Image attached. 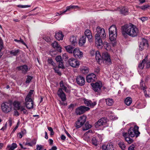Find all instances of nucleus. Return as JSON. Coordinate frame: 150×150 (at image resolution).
Returning <instances> with one entry per match:
<instances>
[{"mask_svg":"<svg viewBox=\"0 0 150 150\" xmlns=\"http://www.w3.org/2000/svg\"><path fill=\"white\" fill-rule=\"evenodd\" d=\"M139 127L137 125H135L134 127H131L128 129V133L123 132L122 135L125 140L128 144H131L133 142V140L130 138L129 137H133L135 136L137 137L140 132L138 130Z\"/></svg>","mask_w":150,"mask_h":150,"instance_id":"obj_1","label":"nucleus"},{"mask_svg":"<svg viewBox=\"0 0 150 150\" xmlns=\"http://www.w3.org/2000/svg\"><path fill=\"white\" fill-rule=\"evenodd\" d=\"M138 33V28L132 24L126 25L122 27V33L125 38L127 37V35L134 37L136 36Z\"/></svg>","mask_w":150,"mask_h":150,"instance_id":"obj_2","label":"nucleus"},{"mask_svg":"<svg viewBox=\"0 0 150 150\" xmlns=\"http://www.w3.org/2000/svg\"><path fill=\"white\" fill-rule=\"evenodd\" d=\"M12 103L11 102H6L1 105V110L5 113H8L11 110Z\"/></svg>","mask_w":150,"mask_h":150,"instance_id":"obj_3","label":"nucleus"},{"mask_svg":"<svg viewBox=\"0 0 150 150\" xmlns=\"http://www.w3.org/2000/svg\"><path fill=\"white\" fill-rule=\"evenodd\" d=\"M96 32L95 37H101L103 39H105L106 38V35L105 30L103 28H100L98 26L96 29Z\"/></svg>","mask_w":150,"mask_h":150,"instance_id":"obj_4","label":"nucleus"},{"mask_svg":"<svg viewBox=\"0 0 150 150\" xmlns=\"http://www.w3.org/2000/svg\"><path fill=\"white\" fill-rule=\"evenodd\" d=\"M90 108L81 105L77 108L75 110V112L76 115H81L84 113L86 111H88Z\"/></svg>","mask_w":150,"mask_h":150,"instance_id":"obj_5","label":"nucleus"},{"mask_svg":"<svg viewBox=\"0 0 150 150\" xmlns=\"http://www.w3.org/2000/svg\"><path fill=\"white\" fill-rule=\"evenodd\" d=\"M93 90L96 92L99 93L100 91L101 88L102 84L100 81H99L95 83H91Z\"/></svg>","mask_w":150,"mask_h":150,"instance_id":"obj_6","label":"nucleus"},{"mask_svg":"<svg viewBox=\"0 0 150 150\" xmlns=\"http://www.w3.org/2000/svg\"><path fill=\"white\" fill-rule=\"evenodd\" d=\"M69 65L74 68H78L80 65L79 61L72 58L69 60Z\"/></svg>","mask_w":150,"mask_h":150,"instance_id":"obj_7","label":"nucleus"},{"mask_svg":"<svg viewBox=\"0 0 150 150\" xmlns=\"http://www.w3.org/2000/svg\"><path fill=\"white\" fill-rule=\"evenodd\" d=\"M73 53L74 57L77 59H80L83 57V52L78 48H76L74 49Z\"/></svg>","mask_w":150,"mask_h":150,"instance_id":"obj_8","label":"nucleus"},{"mask_svg":"<svg viewBox=\"0 0 150 150\" xmlns=\"http://www.w3.org/2000/svg\"><path fill=\"white\" fill-rule=\"evenodd\" d=\"M107 122L106 119L105 118H102L95 123V126L96 128L105 125Z\"/></svg>","mask_w":150,"mask_h":150,"instance_id":"obj_9","label":"nucleus"},{"mask_svg":"<svg viewBox=\"0 0 150 150\" xmlns=\"http://www.w3.org/2000/svg\"><path fill=\"white\" fill-rule=\"evenodd\" d=\"M117 36V33L109 34V38L112 42V44L113 47L115 46L116 45V40Z\"/></svg>","mask_w":150,"mask_h":150,"instance_id":"obj_10","label":"nucleus"},{"mask_svg":"<svg viewBox=\"0 0 150 150\" xmlns=\"http://www.w3.org/2000/svg\"><path fill=\"white\" fill-rule=\"evenodd\" d=\"M96 79V75L93 73L88 75L86 77V81L88 83L93 82Z\"/></svg>","mask_w":150,"mask_h":150,"instance_id":"obj_11","label":"nucleus"},{"mask_svg":"<svg viewBox=\"0 0 150 150\" xmlns=\"http://www.w3.org/2000/svg\"><path fill=\"white\" fill-rule=\"evenodd\" d=\"M76 82L78 85L82 86L84 85L85 83L84 78L81 76H78L76 78Z\"/></svg>","mask_w":150,"mask_h":150,"instance_id":"obj_12","label":"nucleus"},{"mask_svg":"<svg viewBox=\"0 0 150 150\" xmlns=\"http://www.w3.org/2000/svg\"><path fill=\"white\" fill-rule=\"evenodd\" d=\"M57 94L61 98L62 101H64L66 100V95L62 90V88L59 89L57 92Z\"/></svg>","mask_w":150,"mask_h":150,"instance_id":"obj_13","label":"nucleus"},{"mask_svg":"<svg viewBox=\"0 0 150 150\" xmlns=\"http://www.w3.org/2000/svg\"><path fill=\"white\" fill-rule=\"evenodd\" d=\"M26 98H25V105L27 108L28 109H30L31 108H33V102L32 99H27V100Z\"/></svg>","mask_w":150,"mask_h":150,"instance_id":"obj_14","label":"nucleus"},{"mask_svg":"<svg viewBox=\"0 0 150 150\" xmlns=\"http://www.w3.org/2000/svg\"><path fill=\"white\" fill-rule=\"evenodd\" d=\"M102 59H104V60L105 61V62L108 64H110L111 63L110 56L109 54L107 52L103 53V54L102 56Z\"/></svg>","mask_w":150,"mask_h":150,"instance_id":"obj_15","label":"nucleus"},{"mask_svg":"<svg viewBox=\"0 0 150 150\" xmlns=\"http://www.w3.org/2000/svg\"><path fill=\"white\" fill-rule=\"evenodd\" d=\"M96 40V45L98 48L101 47L103 45V42L101 37H95Z\"/></svg>","mask_w":150,"mask_h":150,"instance_id":"obj_16","label":"nucleus"},{"mask_svg":"<svg viewBox=\"0 0 150 150\" xmlns=\"http://www.w3.org/2000/svg\"><path fill=\"white\" fill-rule=\"evenodd\" d=\"M85 36L87 37L88 39L89 42H92L93 36L91 31L88 29L86 30L84 32Z\"/></svg>","mask_w":150,"mask_h":150,"instance_id":"obj_17","label":"nucleus"},{"mask_svg":"<svg viewBox=\"0 0 150 150\" xmlns=\"http://www.w3.org/2000/svg\"><path fill=\"white\" fill-rule=\"evenodd\" d=\"M84 103L86 106L91 107H93L96 104V102H93L91 100L88 99L84 100Z\"/></svg>","mask_w":150,"mask_h":150,"instance_id":"obj_18","label":"nucleus"},{"mask_svg":"<svg viewBox=\"0 0 150 150\" xmlns=\"http://www.w3.org/2000/svg\"><path fill=\"white\" fill-rule=\"evenodd\" d=\"M17 69L19 71L21 70L23 73L25 74L28 71V66L26 65H24L23 66L18 67H17Z\"/></svg>","mask_w":150,"mask_h":150,"instance_id":"obj_19","label":"nucleus"},{"mask_svg":"<svg viewBox=\"0 0 150 150\" xmlns=\"http://www.w3.org/2000/svg\"><path fill=\"white\" fill-rule=\"evenodd\" d=\"M64 35L61 31H59L56 32L55 37L58 40H63Z\"/></svg>","mask_w":150,"mask_h":150,"instance_id":"obj_20","label":"nucleus"},{"mask_svg":"<svg viewBox=\"0 0 150 150\" xmlns=\"http://www.w3.org/2000/svg\"><path fill=\"white\" fill-rule=\"evenodd\" d=\"M102 149L104 150H114V147L112 144L110 143L107 145H103L102 146Z\"/></svg>","mask_w":150,"mask_h":150,"instance_id":"obj_21","label":"nucleus"},{"mask_svg":"<svg viewBox=\"0 0 150 150\" xmlns=\"http://www.w3.org/2000/svg\"><path fill=\"white\" fill-rule=\"evenodd\" d=\"M148 43L147 40L146 39H143L142 42H141L139 46V49L140 50H142L144 48L145 46H147Z\"/></svg>","mask_w":150,"mask_h":150,"instance_id":"obj_22","label":"nucleus"},{"mask_svg":"<svg viewBox=\"0 0 150 150\" xmlns=\"http://www.w3.org/2000/svg\"><path fill=\"white\" fill-rule=\"evenodd\" d=\"M95 58L98 62L99 63L102 61V56H101L99 52L98 51L96 52Z\"/></svg>","mask_w":150,"mask_h":150,"instance_id":"obj_23","label":"nucleus"},{"mask_svg":"<svg viewBox=\"0 0 150 150\" xmlns=\"http://www.w3.org/2000/svg\"><path fill=\"white\" fill-rule=\"evenodd\" d=\"M117 29L115 25H112L109 28V33H117Z\"/></svg>","mask_w":150,"mask_h":150,"instance_id":"obj_24","label":"nucleus"},{"mask_svg":"<svg viewBox=\"0 0 150 150\" xmlns=\"http://www.w3.org/2000/svg\"><path fill=\"white\" fill-rule=\"evenodd\" d=\"M52 45L54 48H56L57 51L60 52H61V48L56 41H54V42L52 44Z\"/></svg>","mask_w":150,"mask_h":150,"instance_id":"obj_25","label":"nucleus"},{"mask_svg":"<svg viewBox=\"0 0 150 150\" xmlns=\"http://www.w3.org/2000/svg\"><path fill=\"white\" fill-rule=\"evenodd\" d=\"M91 132V130H90L87 132L85 134L83 137L84 139L87 142L89 141L90 140V135L89 134V132Z\"/></svg>","mask_w":150,"mask_h":150,"instance_id":"obj_26","label":"nucleus"},{"mask_svg":"<svg viewBox=\"0 0 150 150\" xmlns=\"http://www.w3.org/2000/svg\"><path fill=\"white\" fill-rule=\"evenodd\" d=\"M13 105L15 110H19L22 106L21 105L20 103L18 101H15Z\"/></svg>","mask_w":150,"mask_h":150,"instance_id":"obj_27","label":"nucleus"},{"mask_svg":"<svg viewBox=\"0 0 150 150\" xmlns=\"http://www.w3.org/2000/svg\"><path fill=\"white\" fill-rule=\"evenodd\" d=\"M77 8H78V6H67L66 8V9L65 11L60 12V13L59 14L60 15L63 13H65L67 11L70 10V9H75Z\"/></svg>","mask_w":150,"mask_h":150,"instance_id":"obj_28","label":"nucleus"},{"mask_svg":"<svg viewBox=\"0 0 150 150\" xmlns=\"http://www.w3.org/2000/svg\"><path fill=\"white\" fill-rule=\"evenodd\" d=\"M112 42L108 43L107 42H105L103 43V45L106 49L107 50H110L111 49Z\"/></svg>","mask_w":150,"mask_h":150,"instance_id":"obj_29","label":"nucleus"},{"mask_svg":"<svg viewBox=\"0 0 150 150\" xmlns=\"http://www.w3.org/2000/svg\"><path fill=\"white\" fill-rule=\"evenodd\" d=\"M147 58L146 57L145 58L143 59L139 65V67L141 69H143L144 68V65L146 62V60H147Z\"/></svg>","mask_w":150,"mask_h":150,"instance_id":"obj_30","label":"nucleus"},{"mask_svg":"<svg viewBox=\"0 0 150 150\" xmlns=\"http://www.w3.org/2000/svg\"><path fill=\"white\" fill-rule=\"evenodd\" d=\"M80 70L82 73L84 74L88 73L89 71L88 68L86 67H82L80 68Z\"/></svg>","mask_w":150,"mask_h":150,"instance_id":"obj_31","label":"nucleus"},{"mask_svg":"<svg viewBox=\"0 0 150 150\" xmlns=\"http://www.w3.org/2000/svg\"><path fill=\"white\" fill-rule=\"evenodd\" d=\"M69 40L71 44L74 46L77 44L76 38L75 37L72 36L71 37Z\"/></svg>","mask_w":150,"mask_h":150,"instance_id":"obj_32","label":"nucleus"},{"mask_svg":"<svg viewBox=\"0 0 150 150\" xmlns=\"http://www.w3.org/2000/svg\"><path fill=\"white\" fill-rule=\"evenodd\" d=\"M86 36H83L80 38L79 40V44L80 46H82L86 42Z\"/></svg>","mask_w":150,"mask_h":150,"instance_id":"obj_33","label":"nucleus"},{"mask_svg":"<svg viewBox=\"0 0 150 150\" xmlns=\"http://www.w3.org/2000/svg\"><path fill=\"white\" fill-rule=\"evenodd\" d=\"M140 86L141 88L144 91L145 96H148V95L146 93V91L145 90V89L147 88V87L145 86V84L142 80H141L140 83Z\"/></svg>","mask_w":150,"mask_h":150,"instance_id":"obj_34","label":"nucleus"},{"mask_svg":"<svg viewBox=\"0 0 150 150\" xmlns=\"http://www.w3.org/2000/svg\"><path fill=\"white\" fill-rule=\"evenodd\" d=\"M120 13H121L126 15L128 13V9L125 7H122L120 9Z\"/></svg>","mask_w":150,"mask_h":150,"instance_id":"obj_35","label":"nucleus"},{"mask_svg":"<svg viewBox=\"0 0 150 150\" xmlns=\"http://www.w3.org/2000/svg\"><path fill=\"white\" fill-rule=\"evenodd\" d=\"M17 147V145L16 143H13L11 146L8 145L7 146V149L8 150H13Z\"/></svg>","mask_w":150,"mask_h":150,"instance_id":"obj_36","label":"nucleus"},{"mask_svg":"<svg viewBox=\"0 0 150 150\" xmlns=\"http://www.w3.org/2000/svg\"><path fill=\"white\" fill-rule=\"evenodd\" d=\"M73 48L74 47L70 45H68L65 47V49L69 53H73L74 50Z\"/></svg>","mask_w":150,"mask_h":150,"instance_id":"obj_37","label":"nucleus"},{"mask_svg":"<svg viewBox=\"0 0 150 150\" xmlns=\"http://www.w3.org/2000/svg\"><path fill=\"white\" fill-rule=\"evenodd\" d=\"M91 142L92 144L93 145L96 146H97L98 144L97 137H93L91 140Z\"/></svg>","mask_w":150,"mask_h":150,"instance_id":"obj_38","label":"nucleus"},{"mask_svg":"<svg viewBox=\"0 0 150 150\" xmlns=\"http://www.w3.org/2000/svg\"><path fill=\"white\" fill-rule=\"evenodd\" d=\"M132 102V99L129 97L127 98L125 101V104L128 106Z\"/></svg>","mask_w":150,"mask_h":150,"instance_id":"obj_39","label":"nucleus"},{"mask_svg":"<svg viewBox=\"0 0 150 150\" xmlns=\"http://www.w3.org/2000/svg\"><path fill=\"white\" fill-rule=\"evenodd\" d=\"M86 116L83 115L81 116L78 120L79 121L81 122V123L83 125L86 122Z\"/></svg>","mask_w":150,"mask_h":150,"instance_id":"obj_40","label":"nucleus"},{"mask_svg":"<svg viewBox=\"0 0 150 150\" xmlns=\"http://www.w3.org/2000/svg\"><path fill=\"white\" fill-rule=\"evenodd\" d=\"M106 104L109 105H111L113 103V102L112 99L107 98L105 100Z\"/></svg>","mask_w":150,"mask_h":150,"instance_id":"obj_41","label":"nucleus"},{"mask_svg":"<svg viewBox=\"0 0 150 150\" xmlns=\"http://www.w3.org/2000/svg\"><path fill=\"white\" fill-rule=\"evenodd\" d=\"M59 85L62 88H61L62 90L63 89L66 92H68V90H67V88L64 85L62 81H61L60 82Z\"/></svg>","mask_w":150,"mask_h":150,"instance_id":"obj_42","label":"nucleus"},{"mask_svg":"<svg viewBox=\"0 0 150 150\" xmlns=\"http://www.w3.org/2000/svg\"><path fill=\"white\" fill-rule=\"evenodd\" d=\"M91 127V126L90 125L86 123L85 124L84 126L83 127V129L84 131L86 130L90 129Z\"/></svg>","mask_w":150,"mask_h":150,"instance_id":"obj_43","label":"nucleus"},{"mask_svg":"<svg viewBox=\"0 0 150 150\" xmlns=\"http://www.w3.org/2000/svg\"><path fill=\"white\" fill-rule=\"evenodd\" d=\"M19 52L20 50L18 49L10 51V53L13 55L16 56L17 55Z\"/></svg>","mask_w":150,"mask_h":150,"instance_id":"obj_44","label":"nucleus"},{"mask_svg":"<svg viewBox=\"0 0 150 150\" xmlns=\"http://www.w3.org/2000/svg\"><path fill=\"white\" fill-rule=\"evenodd\" d=\"M48 63L51 64L52 67H54L55 66V64L51 59H48L47 60Z\"/></svg>","mask_w":150,"mask_h":150,"instance_id":"obj_45","label":"nucleus"},{"mask_svg":"<svg viewBox=\"0 0 150 150\" xmlns=\"http://www.w3.org/2000/svg\"><path fill=\"white\" fill-rule=\"evenodd\" d=\"M33 90H31L30 91L29 93H28V95H27L26 98V100H27V99H31V96L33 94Z\"/></svg>","mask_w":150,"mask_h":150,"instance_id":"obj_46","label":"nucleus"},{"mask_svg":"<svg viewBox=\"0 0 150 150\" xmlns=\"http://www.w3.org/2000/svg\"><path fill=\"white\" fill-rule=\"evenodd\" d=\"M118 144L122 150L124 149L125 147V146L123 142H119Z\"/></svg>","mask_w":150,"mask_h":150,"instance_id":"obj_47","label":"nucleus"},{"mask_svg":"<svg viewBox=\"0 0 150 150\" xmlns=\"http://www.w3.org/2000/svg\"><path fill=\"white\" fill-rule=\"evenodd\" d=\"M83 125L81 124V122L78 120L76 122L75 126L77 128H79L80 127Z\"/></svg>","mask_w":150,"mask_h":150,"instance_id":"obj_48","label":"nucleus"},{"mask_svg":"<svg viewBox=\"0 0 150 150\" xmlns=\"http://www.w3.org/2000/svg\"><path fill=\"white\" fill-rule=\"evenodd\" d=\"M21 112H23L24 114H28L27 110L24 107L22 106L19 110Z\"/></svg>","mask_w":150,"mask_h":150,"instance_id":"obj_49","label":"nucleus"},{"mask_svg":"<svg viewBox=\"0 0 150 150\" xmlns=\"http://www.w3.org/2000/svg\"><path fill=\"white\" fill-rule=\"evenodd\" d=\"M32 79V77L30 76H28L27 77V78L26 79V81H25V83H29Z\"/></svg>","mask_w":150,"mask_h":150,"instance_id":"obj_50","label":"nucleus"},{"mask_svg":"<svg viewBox=\"0 0 150 150\" xmlns=\"http://www.w3.org/2000/svg\"><path fill=\"white\" fill-rule=\"evenodd\" d=\"M56 60L57 62H59L60 61H62V57L60 56H58L56 58Z\"/></svg>","mask_w":150,"mask_h":150,"instance_id":"obj_51","label":"nucleus"},{"mask_svg":"<svg viewBox=\"0 0 150 150\" xmlns=\"http://www.w3.org/2000/svg\"><path fill=\"white\" fill-rule=\"evenodd\" d=\"M43 39L47 42H49L51 41V38L49 36H46L43 38Z\"/></svg>","mask_w":150,"mask_h":150,"instance_id":"obj_52","label":"nucleus"},{"mask_svg":"<svg viewBox=\"0 0 150 150\" xmlns=\"http://www.w3.org/2000/svg\"><path fill=\"white\" fill-rule=\"evenodd\" d=\"M59 67L62 69L64 68V67L62 61H60L59 62Z\"/></svg>","mask_w":150,"mask_h":150,"instance_id":"obj_53","label":"nucleus"},{"mask_svg":"<svg viewBox=\"0 0 150 150\" xmlns=\"http://www.w3.org/2000/svg\"><path fill=\"white\" fill-rule=\"evenodd\" d=\"M139 19L141 20L142 22H144L146 21H147L148 19V18L146 17H143L139 18Z\"/></svg>","mask_w":150,"mask_h":150,"instance_id":"obj_54","label":"nucleus"},{"mask_svg":"<svg viewBox=\"0 0 150 150\" xmlns=\"http://www.w3.org/2000/svg\"><path fill=\"white\" fill-rule=\"evenodd\" d=\"M54 70L55 72L58 73L59 74H61V73L59 71V70L58 69V68L57 67H54Z\"/></svg>","mask_w":150,"mask_h":150,"instance_id":"obj_55","label":"nucleus"},{"mask_svg":"<svg viewBox=\"0 0 150 150\" xmlns=\"http://www.w3.org/2000/svg\"><path fill=\"white\" fill-rule=\"evenodd\" d=\"M43 146L41 145H37V150H42Z\"/></svg>","mask_w":150,"mask_h":150,"instance_id":"obj_56","label":"nucleus"},{"mask_svg":"<svg viewBox=\"0 0 150 150\" xmlns=\"http://www.w3.org/2000/svg\"><path fill=\"white\" fill-rule=\"evenodd\" d=\"M145 64L146 65L145 67L146 68H149L150 67V62L146 61V62Z\"/></svg>","mask_w":150,"mask_h":150,"instance_id":"obj_57","label":"nucleus"},{"mask_svg":"<svg viewBox=\"0 0 150 150\" xmlns=\"http://www.w3.org/2000/svg\"><path fill=\"white\" fill-rule=\"evenodd\" d=\"M63 58L65 61L68 59V57L67 54L66 53H64L63 55Z\"/></svg>","mask_w":150,"mask_h":150,"instance_id":"obj_58","label":"nucleus"},{"mask_svg":"<svg viewBox=\"0 0 150 150\" xmlns=\"http://www.w3.org/2000/svg\"><path fill=\"white\" fill-rule=\"evenodd\" d=\"M149 6L148 5H144L141 7V9L143 10H145L146 8H148Z\"/></svg>","mask_w":150,"mask_h":150,"instance_id":"obj_59","label":"nucleus"},{"mask_svg":"<svg viewBox=\"0 0 150 150\" xmlns=\"http://www.w3.org/2000/svg\"><path fill=\"white\" fill-rule=\"evenodd\" d=\"M30 6V5H19L18 6V7L21 8H25L27 7H29Z\"/></svg>","mask_w":150,"mask_h":150,"instance_id":"obj_60","label":"nucleus"},{"mask_svg":"<svg viewBox=\"0 0 150 150\" xmlns=\"http://www.w3.org/2000/svg\"><path fill=\"white\" fill-rule=\"evenodd\" d=\"M96 52L95 50H92L90 51V53L92 56H93L95 54H96Z\"/></svg>","mask_w":150,"mask_h":150,"instance_id":"obj_61","label":"nucleus"},{"mask_svg":"<svg viewBox=\"0 0 150 150\" xmlns=\"http://www.w3.org/2000/svg\"><path fill=\"white\" fill-rule=\"evenodd\" d=\"M20 42L23 45H25V46H26V47H27V46L26 44L24 42L23 40L21 38H20Z\"/></svg>","mask_w":150,"mask_h":150,"instance_id":"obj_62","label":"nucleus"},{"mask_svg":"<svg viewBox=\"0 0 150 150\" xmlns=\"http://www.w3.org/2000/svg\"><path fill=\"white\" fill-rule=\"evenodd\" d=\"M16 110L14 111V115L16 116H18L19 115V114L17 110Z\"/></svg>","mask_w":150,"mask_h":150,"instance_id":"obj_63","label":"nucleus"},{"mask_svg":"<svg viewBox=\"0 0 150 150\" xmlns=\"http://www.w3.org/2000/svg\"><path fill=\"white\" fill-rule=\"evenodd\" d=\"M65 132L66 134H67V136L70 138H72L71 136L68 133V132L66 130H65Z\"/></svg>","mask_w":150,"mask_h":150,"instance_id":"obj_64","label":"nucleus"}]
</instances>
